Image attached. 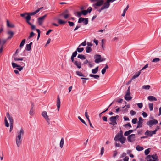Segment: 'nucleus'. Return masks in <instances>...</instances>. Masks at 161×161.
<instances>
[{
    "mask_svg": "<svg viewBox=\"0 0 161 161\" xmlns=\"http://www.w3.org/2000/svg\"><path fill=\"white\" fill-rule=\"evenodd\" d=\"M32 44V42H31L29 44H27L25 48V50H30Z\"/></svg>",
    "mask_w": 161,
    "mask_h": 161,
    "instance_id": "4be33fe9",
    "label": "nucleus"
},
{
    "mask_svg": "<svg viewBox=\"0 0 161 161\" xmlns=\"http://www.w3.org/2000/svg\"><path fill=\"white\" fill-rule=\"evenodd\" d=\"M158 123V121L157 120L153 119L148 121L147 122V124L150 127H151L153 125H156Z\"/></svg>",
    "mask_w": 161,
    "mask_h": 161,
    "instance_id": "6e6552de",
    "label": "nucleus"
},
{
    "mask_svg": "<svg viewBox=\"0 0 161 161\" xmlns=\"http://www.w3.org/2000/svg\"><path fill=\"white\" fill-rule=\"evenodd\" d=\"M24 134V131L22 128H21L19 134L16 138V142L17 146L19 147L20 146V144L21 143L22 140L21 139V136H23Z\"/></svg>",
    "mask_w": 161,
    "mask_h": 161,
    "instance_id": "7ed1b4c3",
    "label": "nucleus"
},
{
    "mask_svg": "<svg viewBox=\"0 0 161 161\" xmlns=\"http://www.w3.org/2000/svg\"><path fill=\"white\" fill-rule=\"evenodd\" d=\"M76 74L77 75H78L79 76L81 77H85V75H84L80 71H76Z\"/></svg>",
    "mask_w": 161,
    "mask_h": 161,
    "instance_id": "473e14b6",
    "label": "nucleus"
},
{
    "mask_svg": "<svg viewBox=\"0 0 161 161\" xmlns=\"http://www.w3.org/2000/svg\"><path fill=\"white\" fill-rule=\"evenodd\" d=\"M98 66H97L95 69L92 70V73L94 74L97 73L98 70Z\"/></svg>",
    "mask_w": 161,
    "mask_h": 161,
    "instance_id": "a878e982",
    "label": "nucleus"
},
{
    "mask_svg": "<svg viewBox=\"0 0 161 161\" xmlns=\"http://www.w3.org/2000/svg\"><path fill=\"white\" fill-rule=\"evenodd\" d=\"M39 12V10H36V11L31 12V13H28V15H27L26 17V20H27L28 17H30V20L31 19V16H32L35 15L36 13H37L38 12Z\"/></svg>",
    "mask_w": 161,
    "mask_h": 161,
    "instance_id": "ddd939ff",
    "label": "nucleus"
},
{
    "mask_svg": "<svg viewBox=\"0 0 161 161\" xmlns=\"http://www.w3.org/2000/svg\"><path fill=\"white\" fill-rule=\"evenodd\" d=\"M93 42L95 43L96 45H97L98 43V41L96 39H94L93 40Z\"/></svg>",
    "mask_w": 161,
    "mask_h": 161,
    "instance_id": "338daca9",
    "label": "nucleus"
},
{
    "mask_svg": "<svg viewBox=\"0 0 161 161\" xmlns=\"http://www.w3.org/2000/svg\"><path fill=\"white\" fill-rule=\"evenodd\" d=\"M60 100L59 98V96H58L57 100V107L58 111L59 110L60 107Z\"/></svg>",
    "mask_w": 161,
    "mask_h": 161,
    "instance_id": "2eb2a0df",
    "label": "nucleus"
},
{
    "mask_svg": "<svg viewBox=\"0 0 161 161\" xmlns=\"http://www.w3.org/2000/svg\"><path fill=\"white\" fill-rule=\"evenodd\" d=\"M125 140L126 138L124 136H123L121 137V138H120L119 141H120L122 144H124L125 142Z\"/></svg>",
    "mask_w": 161,
    "mask_h": 161,
    "instance_id": "393cba45",
    "label": "nucleus"
},
{
    "mask_svg": "<svg viewBox=\"0 0 161 161\" xmlns=\"http://www.w3.org/2000/svg\"><path fill=\"white\" fill-rule=\"evenodd\" d=\"M135 138V134H132L128 136L127 137V140L129 142H133L135 141L134 139Z\"/></svg>",
    "mask_w": 161,
    "mask_h": 161,
    "instance_id": "f8f14e48",
    "label": "nucleus"
},
{
    "mask_svg": "<svg viewBox=\"0 0 161 161\" xmlns=\"http://www.w3.org/2000/svg\"><path fill=\"white\" fill-rule=\"evenodd\" d=\"M94 58L95 59L94 61L96 63H98L105 60V58H102L100 55H95L94 56Z\"/></svg>",
    "mask_w": 161,
    "mask_h": 161,
    "instance_id": "39448f33",
    "label": "nucleus"
},
{
    "mask_svg": "<svg viewBox=\"0 0 161 161\" xmlns=\"http://www.w3.org/2000/svg\"><path fill=\"white\" fill-rule=\"evenodd\" d=\"M124 127H126L127 126H129L130 128H131L132 127L130 123H127L126 124H125L123 125Z\"/></svg>",
    "mask_w": 161,
    "mask_h": 161,
    "instance_id": "6e6d98bb",
    "label": "nucleus"
},
{
    "mask_svg": "<svg viewBox=\"0 0 161 161\" xmlns=\"http://www.w3.org/2000/svg\"><path fill=\"white\" fill-rule=\"evenodd\" d=\"M7 25L8 27L10 28H13L14 27V25L10 24L8 20H7Z\"/></svg>",
    "mask_w": 161,
    "mask_h": 161,
    "instance_id": "2f4dec72",
    "label": "nucleus"
},
{
    "mask_svg": "<svg viewBox=\"0 0 161 161\" xmlns=\"http://www.w3.org/2000/svg\"><path fill=\"white\" fill-rule=\"evenodd\" d=\"M46 16L47 15H45L44 16L40 17L38 18V22L39 25H41L42 24L45 18L46 17Z\"/></svg>",
    "mask_w": 161,
    "mask_h": 161,
    "instance_id": "9d476101",
    "label": "nucleus"
},
{
    "mask_svg": "<svg viewBox=\"0 0 161 161\" xmlns=\"http://www.w3.org/2000/svg\"><path fill=\"white\" fill-rule=\"evenodd\" d=\"M89 76L91 77H93L94 78L96 79H98L99 77V76L98 75H97L90 74L89 75Z\"/></svg>",
    "mask_w": 161,
    "mask_h": 161,
    "instance_id": "7c9ffc66",
    "label": "nucleus"
},
{
    "mask_svg": "<svg viewBox=\"0 0 161 161\" xmlns=\"http://www.w3.org/2000/svg\"><path fill=\"white\" fill-rule=\"evenodd\" d=\"M78 118L80 121L82 123L84 124L86 126H87V124L85 122V121L83 120L80 116H78Z\"/></svg>",
    "mask_w": 161,
    "mask_h": 161,
    "instance_id": "a19ab883",
    "label": "nucleus"
},
{
    "mask_svg": "<svg viewBox=\"0 0 161 161\" xmlns=\"http://www.w3.org/2000/svg\"><path fill=\"white\" fill-rule=\"evenodd\" d=\"M64 143V139L63 138H62L60 142V146L61 148H62L63 147Z\"/></svg>",
    "mask_w": 161,
    "mask_h": 161,
    "instance_id": "c85d7f7f",
    "label": "nucleus"
},
{
    "mask_svg": "<svg viewBox=\"0 0 161 161\" xmlns=\"http://www.w3.org/2000/svg\"><path fill=\"white\" fill-rule=\"evenodd\" d=\"M145 135L148 137H152L153 135H154L152 131L147 130L144 133Z\"/></svg>",
    "mask_w": 161,
    "mask_h": 161,
    "instance_id": "dca6fc26",
    "label": "nucleus"
},
{
    "mask_svg": "<svg viewBox=\"0 0 161 161\" xmlns=\"http://www.w3.org/2000/svg\"><path fill=\"white\" fill-rule=\"evenodd\" d=\"M109 120L111 122H113L116 120L114 116H112L110 118Z\"/></svg>",
    "mask_w": 161,
    "mask_h": 161,
    "instance_id": "49530a36",
    "label": "nucleus"
},
{
    "mask_svg": "<svg viewBox=\"0 0 161 161\" xmlns=\"http://www.w3.org/2000/svg\"><path fill=\"white\" fill-rule=\"evenodd\" d=\"M150 87V86L149 85H144L142 86L143 89H145L146 90L149 89Z\"/></svg>",
    "mask_w": 161,
    "mask_h": 161,
    "instance_id": "58836bf2",
    "label": "nucleus"
},
{
    "mask_svg": "<svg viewBox=\"0 0 161 161\" xmlns=\"http://www.w3.org/2000/svg\"><path fill=\"white\" fill-rule=\"evenodd\" d=\"M82 14L84 15H86L88 13L86 10H83L81 11Z\"/></svg>",
    "mask_w": 161,
    "mask_h": 161,
    "instance_id": "603ef678",
    "label": "nucleus"
},
{
    "mask_svg": "<svg viewBox=\"0 0 161 161\" xmlns=\"http://www.w3.org/2000/svg\"><path fill=\"white\" fill-rule=\"evenodd\" d=\"M35 35V34L33 32H31L30 34V36L28 37V38L29 39H30L33 36H34Z\"/></svg>",
    "mask_w": 161,
    "mask_h": 161,
    "instance_id": "3c124183",
    "label": "nucleus"
},
{
    "mask_svg": "<svg viewBox=\"0 0 161 161\" xmlns=\"http://www.w3.org/2000/svg\"><path fill=\"white\" fill-rule=\"evenodd\" d=\"M160 61V59L159 58H155L153 60L152 62H157Z\"/></svg>",
    "mask_w": 161,
    "mask_h": 161,
    "instance_id": "8fccbe9b",
    "label": "nucleus"
},
{
    "mask_svg": "<svg viewBox=\"0 0 161 161\" xmlns=\"http://www.w3.org/2000/svg\"><path fill=\"white\" fill-rule=\"evenodd\" d=\"M30 17H28L27 20H26V22L28 23L29 25L31 26V28L32 30H36L37 32L38 33V36L37 40H38L40 36V31L39 29H36L35 27V26L32 25L31 22H30Z\"/></svg>",
    "mask_w": 161,
    "mask_h": 161,
    "instance_id": "20e7f679",
    "label": "nucleus"
},
{
    "mask_svg": "<svg viewBox=\"0 0 161 161\" xmlns=\"http://www.w3.org/2000/svg\"><path fill=\"white\" fill-rule=\"evenodd\" d=\"M83 23L85 25H87L88 23V18H85L84 20Z\"/></svg>",
    "mask_w": 161,
    "mask_h": 161,
    "instance_id": "c03bdc74",
    "label": "nucleus"
},
{
    "mask_svg": "<svg viewBox=\"0 0 161 161\" xmlns=\"http://www.w3.org/2000/svg\"><path fill=\"white\" fill-rule=\"evenodd\" d=\"M88 114V113H87V111H86L85 112V116L86 117V118L87 119L88 122H90V120L89 118V115H88V114Z\"/></svg>",
    "mask_w": 161,
    "mask_h": 161,
    "instance_id": "de8ad7c7",
    "label": "nucleus"
},
{
    "mask_svg": "<svg viewBox=\"0 0 161 161\" xmlns=\"http://www.w3.org/2000/svg\"><path fill=\"white\" fill-rule=\"evenodd\" d=\"M151 157L153 160H154L155 161L158 160V157L157 156L156 154L152 155Z\"/></svg>",
    "mask_w": 161,
    "mask_h": 161,
    "instance_id": "4c0bfd02",
    "label": "nucleus"
},
{
    "mask_svg": "<svg viewBox=\"0 0 161 161\" xmlns=\"http://www.w3.org/2000/svg\"><path fill=\"white\" fill-rule=\"evenodd\" d=\"M109 124L113 126L115 125H116L117 124V123L116 122V120L115 121H114L113 122H111L109 123Z\"/></svg>",
    "mask_w": 161,
    "mask_h": 161,
    "instance_id": "680f3d73",
    "label": "nucleus"
},
{
    "mask_svg": "<svg viewBox=\"0 0 161 161\" xmlns=\"http://www.w3.org/2000/svg\"><path fill=\"white\" fill-rule=\"evenodd\" d=\"M70 16V14L68 9H66L62 13L59 14L58 17L55 19L58 21V23L60 25L64 24L66 23V21H63L60 19L61 16H63L65 19L69 18Z\"/></svg>",
    "mask_w": 161,
    "mask_h": 161,
    "instance_id": "f257e3e1",
    "label": "nucleus"
},
{
    "mask_svg": "<svg viewBox=\"0 0 161 161\" xmlns=\"http://www.w3.org/2000/svg\"><path fill=\"white\" fill-rule=\"evenodd\" d=\"M25 41L26 40L25 39H24L22 41L19 46V47L20 48H21L24 46V44L25 43Z\"/></svg>",
    "mask_w": 161,
    "mask_h": 161,
    "instance_id": "c756f323",
    "label": "nucleus"
},
{
    "mask_svg": "<svg viewBox=\"0 0 161 161\" xmlns=\"http://www.w3.org/2000/svg\"><path fill=\"white\" fill-rule=\"evenodd\" d=\"M120 138H121V136H120L119 134L117 133L114 138V140L115 141H117L118 140L119 141Z\"/></svg>",
    "mask_w": 161,
    "mask_h": 161,
    "instance_id": "bb28decb",
    "label": "nucleus"
},
{
    "mask_svg": "<svg viewBox=\"0 0 161 161\" xmlns=\"http://www.w3.org/2000/svg\"><path fill=\"white\" fill-rule=\"evenodd\" d=\"M143 121V119L141 117H140L139 118V121L137 122V125L136 128H140L142 127Z\"/></svg>",
    "mask_w": 161,
    "mask_h": 161,
    "instance_id": "9b49d317",
    "label": "nucleus"
},
{
    "mask_svg": "<svg viewBox=\"0 0 161 161\" xmlns=\"http://www.w3.org/2000/svg\"><path fill=\"white\" fill-rule=\"evenodd\" d=\"M77 16L78 17H80L81 16V15L82 14V12H77Z\"/></svg>",
    "mask_w": 161,
    "mask_h": 161,
    "instance_id": "052dcab7",
    "label": "nucleus"
},
{
    "mask_svg": "<svg viewBox=\"0 0 161 161\" xmlns=\"http://www.w3.org/2000/svg\"><path fill=\"white\" fill-rule=\"evenodd\" d=\"M110 5V3H108L107 1L106 3H105L104 4V5H103L99 9H97V11L100 13L101 11L104 9H107L108 8Z\"/></svg>",
    "mask_w": 161,
    "mask_h": 161,
    "instance_id": "423d86ee",
    "label": "nucleus"
},
{
    "mask_svg": "<svg viewBox=\"0 0 161 161\" xmlns=\"http://www.w3.org/2000/svg\"><path fill=\"white\" fill-rule=\"evenodd\" d=\"M92 10V8L91 7H90L88 8L87 10H86L87 11V13H90L91 12Z\"/></svg>",
    "mask_w": 161,
    "mask_h": 161,
    "instance_id": "bf43d9fd",
    "label": "nucleus"
},
{
    "mask_svg": "<svg viewBox=\"0 0 161 161\" xmlns=\"http://www.w3.org/2000/svg\"><path fill=\"white\" fill-rule=\"evenodd\" d=\"M142 114L144 117H146L147 116V113L143 111Z\"/></svg>",
    "mask_w": 161,
    "mask_h": 161,
    "instance_id": "e2e57ef3",
    "label": "nucleus"
},
{
    "mask_svg": "<svg viewBox=\"0 0 161 161\" xmlns=\"http://www.w3.org/2000/svg\"><path fill=\"white\" fill-rule=\"evenodd\" d=\"M28 13H25L23 14H21L20 15L22 17L26 19V15H27V16L28 15Z\"/></svg>",
    "mask_w": 161,
    "mask_h": 161,
    "instance_id": "ea45409f",
    "label": "nucleus"
},
{
    "mask_svg": "<svg viewBox=\"0 0 161 161\" xmlns=\"http://www.w3.org/2000/svg\"><path fill=\"white\" fill-rule=\"evenodd\" d=\"M129 158L128 156H125L124 158V161H128Z\"/></svg>",
    "mask_w": 161,
    "mask_h": 161,
    "instance_id": "774afa93",
    "label": "nucleus"
},
{
    "mask_svg": "<svg viewBox=\"0 0 161 161\" xmlns=\"http://www.w3.org/2000/svg\"><path fill=\"white\" fill-rule=\"evenodd\" d=\"M6 116H7L8 119L9 120L10 124L11 123H13L14 121L13 118L10 116L8 112L7 113Z\"/></svg>",
    "mask_w": 161,
    "mask_h": 161,
    "instance_id": "a211bd4d",
    "label": "nucleus"
},
{
    "mask_svg": "<svg viewBox=\"0 0 161 161\" xmlns=\"http://www.w3.org/2000/svg\"><path fill=\"white\" fill-rule=\"evenodd\" d=\"M136 149L137 150L140 151L142 150L143 149V147H141L139 145H137L136 147Z\"/></svg>",
    "mask_w": 161,
    "mask_h": 161,
    "instance_id": "cd10ccee",
    "label": "nucleus"
},
{
    "mask_svg": "<svg viewBox=\"0 0 161 161\" xmlns=\"http://www.w3.org/2000/svg\"><path fill=\"white\" fill-rule=\"evenodd\" d=\"M7 33L10 36H9L8 37L7 40L10 39L13 37L14 35V32L11 31H8Z\"/></svg>",
    "mask_w": 161,
    "mask_h": 161,
    "instance_id": "b1692460",
    "label": "nucleus"
},
{
    "mask_svg": "<svg viewBox=\"0 0 161 161\" xmlns=\"http://www.w3.org/2000/svg\"><path fill=\"white\" fill-rule=\"evenodd\" d=\"M68 23L69 26L71 27L75 25L74 23L72 22L69 21H68Z\"/></svg>",
    "mask_w": 161,
    "mask_h": 161,
    "instance_id": "864d4df0",
    "label": "nucleus"
},
{
    "mask_svg": "<svg viewBox=\"0 0 161 161\" xmlns=\"http://www.w3.org/2000/svg\"><path fill=\"white\" fill-rule=\"evenodd\" d=\"M137 119L136 118H134L132 119V122L134 124H135L137 123Z\"/></svg>",
    "mask_w": 161,
    "mask_h": 161,
    "instance_id": "5fc2aeb1",
    "label": "nucleus"
},
{
    "mask_svg": "<svg viewBox=\"0 0 161 161\" xmlns=\"http://www.w3.org/2000/svg\"><path fill=\"white\" fill-rule=\"evenodd\" d=\"M130 114L132 116L135 115L136 114V112L134 111L133 110H131L130 112Z\"/></svg>",
    "mask_w": 161,
    "mask_h": 161,
    "instance_id": "4d7b16f0",
    "label": "nucleus"
},
{
    "mask_svg": "<svg viewBox=\"0 0 161 161\" xmlns=\"http://www.w3.org/2000/svg\"><path fill=\"white\" fill-rule=\"evenodd\" d=\"M12 67L14 68L16 67H19L20 66V65H17L16 63L14 62H12Z\"/></svg>",
    "mask_w": 161,
    "mask_h": 161,
    "instance_id": "a18cd8bd",
    "label": "nucleus"
},
{
    "mask_svg": "<svg viewBox=\"0 0 161 161\" xmlns=\"http://www.w3.org/2000/svg\"><path fill=\"white\" fill-rule=\"evenodd\" d=\"M34 107V105L33 103H32L31 106V109L29 112V114L31 115H33L34 114V109L33 108Z\"/></svg>",
    "mask_w": 161,
    "mask_h": 161,
    "instance_id": "aec40b11",
    "label": "nucleus"
},
{
    "mask_svg": "<svg viewBox=\"0 0 161 161\" xmlns=\"http://www.w3.org/2000/svg\"><path fill=\"white\" fill-rule=\"evenodd\" d=\"M150 152V148H148L145 150L144 153L146 155H147Z\"/></svg>",
    "mask_w": 161,
    "mask_h": 161,
    "instance_id": "09e8293b",
    "label": "nucleus"
},
{
    "mask_svg": "<svg viewBox=\"0 0 161 161\" xmlns=\"http://www.w3.org/2000/svg\"><path fill=\"white\" fill-rule=\"evenodd\" d=\"M21 51H16L14 54L13 55V57L15 61H22L23 60L22 58H20L21 56L26 55L25 52L24 51L21 52Z\"/></svg>",
    "mask_w": 161,
    "mask_h": 161,
    "instance_id": "f03ea898",
    "label": "nucleus"
},
{
    "mask_svg": "<svg viewBox=\"0 0 161 161\" xmlns=\"http://www.w3.org/2000/svg\"><path fill=\"white\" fill-rule=\"evenodd\" d=\"M13 123H11L10 124V130L9 131L10 132H11L12 130L13 129Z\"/></svg>",
    "mask_w": 161,
    "mask_h": 161,
    "instance_id": "0e129e2a",
    "label": "nucleus"
},
{
    "mask_svg": "<svg viewBox=\"0 0 161 161\" xmlns=\"http://www.w3.org/2000/svg\"><path fill=\"white\" fill-rule=\"evenodd\" d=\"M86 45V41H85L82 43H81L77 48L76 49V50H84V49L83 47H81V46H85Z\"/></svg>",
    "mask_w": 161,
    "mask_h": 161,
    "instance_id": "4468645a",
    "label": "nucleus"
},
{
    "mask_svg": "<svg viewBox=\"0 0 161 161\" xmlns=\"http://www.w3.org/2000/svg\"><path fill=\"white\" fill-rule=\"evenodd\" d=\"M149 107L150 110L152 111L153 109V103H149Z\"/></svg>",
    "mask_w": 161,
    "mask_h": 161,
    "instance_id": "e433bc0d",
    "label": "nucleus"
},
{
    "mask_svg": "<svg viewBox=\"0 0 161 161\" xmlns=\"http://www.w3.org/2000/svg\"><path fill=\"white\" fill-rule=\"evenodd\" d=\"M78 58L82 59H85L86 58V57L84 55H83L79 54L77 56Z\"/></svg>",
    "mask_w": 161,
    "mask_h": 161,
    "instance_id": "72a5a7b5",
    "label": "nucleus"
},
{
    "mask_svg": "<svg viewBox=\"0 0 161 161\" xmlns=\"http://www.w3.org/2000/svg\"><path fill=\"white\" fill-rule=\"evenodd\" d=\"M85 18L83 17H80L78 19V23H81L82 22H83Z\"/></svg>",
    "mask_w": 161,
    "mask_h": 161,
    "instance_id": "f704fd0d",
    "label": "nucleus"
},
{
    "mask_svg": "<svg viewBox=\"0 0 161 161\" xmlns=\"http://www.w3.org/2000/svg\"><path fill=\"white\" fill-rule=\"evenodd\" d=\"M82 51H77V52L79 53H80L82 52ZM77 51H75L72 54V56L75 57L77 55Z\"/></svg>",
    "mask_w": 161,
    "mask_h": 161,
    "instance_id": "37998d69",
    "label": "nucleus"
},
{
    "mask_svg": "<svg viewBox=\"0 0 161 161\" xmlns=\"http://www.w3.org/2000/svg\"><path fill=\"white\" fill-rule=\"evenodd\" d=\"M141 70H140V71H139L137 72H136L135 73L134 75L132 77V79H135V78L138 77L139 76L140 74H141Z\"/></svg>",
    "mask_w": 161,
    "mask_h": 161,
    "instance_id": "412c9836",
    "label": "nucleus"
},
{
    "mask_svg": "<svg viewBox=\"0 0 161 161\" xmlns=\"http://www.w3.org/2000/svg\"><path fill=\"white\" fill-rule=\"evenodd\" d=\"M4 121L5 123V126L7 127H8L9 126V124L8 123V121L7 120L6 117H5Z\"/></svg>",
    "mask_w": 161,
    "mask_h": 161,
    "instance_id": "79ce46f5",
    "label": "nucleus"
},
{
    "mask_svg": "<svg viewBox=\"0 0 161 161\" xmlns=\"http://www.w3.org/2000/svg\"><path fill=\"white\" fill-rule=\"evenodd\" d=\"M148 99L150 101H157V99L154 96H150L148 97Z\"/></svg>",
    "mask_w": 161,
    "mask_h": 161,
    "instance_id": "5701e85b",
    "label": "nucleus"
},
{
    "mask_svg": "<svg viewBox=\"0 0 161 161\" xmlns=\"http://www.w3.org/2000/svg\"><path fill=\"white\" fill-rule=\"evenodd\" d=\"M6 40L3 39V40H1L0 39V45H1L2 46H3V45L6 42Z\"/></svg>",
    "mask_w": 161,
    "mask_h": 161,
    "instance_id": "c9c22d12",
    "label": "nucleus"
},
{
    "mask_svg": "<svg viewBox=\"0 0 161 161\" xmlns=\"http://www.w3.org/2000/svg\"><path fill=\"white\" fill-rule=\"evenodd\" d=\"M80 25H78L76 26V27H75V29H74V31H75L76 30H77V29H78L79 28H80Z\"/></svg>",
    "mask_w": 161,
    "mask_h": 161,
    "instance_id": "69168bd1",
    "label": "nucleus"
},
{
    "mask_svg": "<svg viewBox=\"0 0 161 161\" xmlns=\"http://www.w3.org/2000/svg\"><path fill=\"white\" fill-rule=\"evenodd\" d=\"M138 107L140 108H141L143 106V104L142 103H137Z\"/></svg>",
    "mask_w": 161,
    "mask_h": 161,
    "instance_id": "13d9d810",
    "label": "nucleus"
},
{
    "mask_svg": "<svg viewBox=\"0 0 161 161\" xmlns=\"http://www.w3.org/2000/svg\"><path fill=\"white\" fill-rule=\"evenodd\" d=\"M42 116L45 118L46 121L47 122L48 125H49L50 123V119L48 118V116L47 113L45 111H44L42 112Z\"/></svg>",
    "mask_w": 161,
    "mask_h": 161,
    "instance_id": "1a4fd4ad",
    "label": "nucleus"
},
{
    "mask_svg": "<svg viewBox=\"0 0 161 161\" xmlns=\"http://www.w3.org/2000/svg\"><path fill=\"white\" fill-rule=\"evenodd\" d=\"M74 63L75 65L77 66L78 68L80 69L81 68V64L80 62L76 61H75L74 62Z\"/></svg>",
    "mask_w": 161,
    "mask_h": 161,
    "instance_id": "6ab92c4d",
    "label": "nucleus"
},
{
    "mask_svg": "<svg viewBox=\"0 0 161 161\" xmlns=\"http://www.w3.org/2000/svg\"><path fill=\"white\" fill-rule=\"evenodd\" d=\"M104 1L103 0H100L97 2L95 3V6H97L98 7H100L102 5L104 4Z\"/></svg>",
    "mask_w": 161,
    "mask_h": 161,
    "instance_id": "f3484780",
    "label": "nucleus"
},
{
    "mask_svg": "<svg viewBox=\"0 0 161 161\" xmlns=\"http://www.w3.org/2000/svg\"><path fill=\"white\" fill-rule=\"evenodd\" d=\"M130 86H129L128 87L127 90V92L125 96V98L126 100L128 101L132 99V97L130 96Z\"/></svg>",
    "mask_w": 161,
    "mask_h": 161,
    "instance_id": "0eeeda50",
    "label": "nucleus"
}]
</instances>
